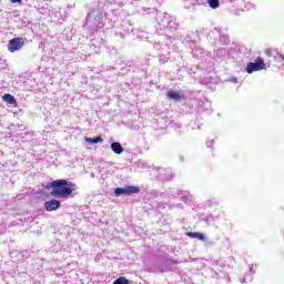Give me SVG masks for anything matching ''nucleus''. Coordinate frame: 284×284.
<instances>
[{"label": "nucleus", "instance_id": "9", "mask_svg": "<svg viewBox=\"0 0 284 284\" xmlns=\"http://www.w3.org/2000/svg\"><path fill=\"white\" fill-rule=\"evenodd\" d=\"M2 100L6 101V103H9V105H14V103H17V100L14 99V97L10 93H6L2 97Z\"/></svg>", "mask_w": 284, "mask_h": 284}, {"label": "nucleus", "instance_id": "12", "mask_svg": "<svg viewBox=\"0 0 284 284\" xmlns=\"http://www.w3.org/2000/svg\"><path fill=\"white\" fill-rule=\"evenodd\" d=\"M209 6L213 10H216V8H219V6H221V2L219 0H209Z\"/></svg>", "mask_w": 284, "mask_h": 284}, {"label": "nucleus", "instance_id": "4", "mask_svg": "<svg viewBox=\"0 0 284 284\" xmlns=\"http://www.w3.org/2000/svg\"><path fill=\"white\" fill-rule=\"evenodd\" d=\"M115 196H121V194H139V187L136 186H126V187H116L114 190Z\"/></svg>", "mask_w": 284, "mask_h": 284}, {"label": "nucleus", "instance_id": "15", "mask_svg": "<svg viewBox=\"0 0 284 284\" xmlns=\"http://www.w3.org/2000/svg\"><path fill=\"white\" fill-rule=\"evenodd\" d=\"M11 3H21V0H10Z\"/></svg>", "mask_w": 284, "mask_h": 284}, {"label": "nucleus", "instance_id": "6", "mask_svg": "<svg viewBox=\"0 0 284 284\" xmlns=\"http://www.w3.org/2000/svg\"><path fill=\"white\" fill-rule=\"evenodd\" d=\"M168 99H171L172 101H183V95L176 91H169L166 93Z\"/></svg>", "mask_w": 284, "mask_h": 284}, {"label": "nucleus", "instance_id": "7", "mask_svg": "<svg viewBox=\"0 0 284 284\" xmlns=\"http://www.w3.org/2000/svg\"><path fill=\"white\" fill-rule=\"evenodd\" d=\"M189 239H197V241H205V235L199 232H186L185 233Z\"/></svg>", "mask_w": 284, "mask_h": 284}, {"label": "nucleus", "instance_id": "2", "mask_svg": "<svg viewBox=\"0 0 284 284\" xmlns=\"http://www.w3.org/2000/svg\"><path fill=\"white\" fill-rule=\"evenodd\" d=\"M260 70H265V61L262 58H256L255 62H251L246 67V72L252 74V72H260Z\"/></svg>", "mask_w": 284, "mask_h": 284}, {"label": "nucleus", "instance_id": "10", "mask_svg": "<svg viewBox=\"0 0 284 284\" xmlns=\"http://www.w3.org/2000/svg\"><path fill=\"white\" fill-rule=\"evenodd\" d=\"M87 143H103V138L97 136V138H84Z\"/></svg>", "mask_w": 284, "mask_h": 284}, {"label": "nucleus", "instance_id": "8", "mask_svg": "<svg viewBox=\"0 0 284 284\" xmlns=\"http://www.w3.org/2000/svg\"><path fill=\"white\" fill-rule=\"evenodd\" d=\"M111 150L114 154H123V146L119 142H113L111 144Z\"/></svg>", "mask_w": 284, "mask_h": 284}, {"label": "nucleus", "instance_id": "14", "mask_svg": "<svg viewBox=\"0 0 284 284\" xmlns=\"http://www.w3.org/2000/svg\"><path fill=\"white\" fill-rule=\"evenodd\" d=\"M160 63H168V60H163V57L159 58Z\"/></svg>", "mask_w": 284, "mask_h": 284}, {"label": "nucleus", "instance_id": "3", "mask_svg": "<svg viewBox=\"0 0 284 284\" xmlns=\"http://www.w3.org/2000/svg\"><path fill=\"white\" fill-rule=\"evenodd\" d=\"M24 42L21 38H13L9 41L8 50L9 52H17L23 48Z\"/></svg>", "mask_w": 284, "mask_h": 284}, {"label": "nucleus", "instance_id": "1", "mask_svg": "<svg viewBox=\"0 0 284 284\" xmlns=\"http://www.w3.org/2000/svg\"><path fill=\"white\" fill-rule=\"evenodd\" d=\"M75 185L68 182V180H54L51 182V196H57L58 199H68L72 194V187Z\"/></svg>", "mask_w": 284, "mask_h": 284}, {"label": "nucleus", "instance_id": "11", "mask_svg": "<svg viewBox=\"0 0 284 284\" xmlns=\"http://www.w3.org/2000/svg\"><path fill=\"white\" fill-rule=\"evenodd\" d=\"M113 284H130V280L125 276H120L113 282Z\"/></svg>", "mask_w": 284, "mask_h": 284}, {"label": "nucleus", "instance_id": "5", "mask_svg": "<svg viewBox=\"0 0 284 284\" xmlns=\"http://www.w3.org/2000/svg\"><path fill=\"white\" fill-rule=\"evenodd\" d=\"M61 207V202L58 200H50L44 202V210L47 212H54Z\"/></svg>", "mask_w": 284, "mask_h": 284}, {"label": "nucleus", "instance_id": "13", "mask_svg": "<svg viewBox=\"0 0 284 284\" xmlns=\"http://www.w3.org/2000/svg\"><path fill=\"white\" fill-rule=\"evenodd\" d=\"M273 54H274V49H266L265 50V55L266 57H273Z\"/></svg>", "mask_w": 284, "mask_h": 284}]
</instances>
